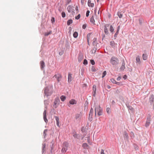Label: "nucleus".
<instances>
[{
	"instance_id": "f257e3e1",
	"label": "nucleus",
	"mask_w": 154,
	"mask_h": 154,
	"mask_svg": "<svg viewBox=\"0 0 154 154\" xmlns=\"http://www.w3.org/2000/svg\"><path fill=\"white\" fill-rule=\"evenodd\" d=\"M53 91L52 86H48L46 87L45 89V96L48 98L49 96L51 95Z\"/></svg>"
},
{
	"instance_id": "f03ea898",
	"label": "nucleus",
	"mask_w": 154,
	"mask_h": 154,
	"mask_svg": "<svg viewBox=\"0 0 154 154\" xmlns=\"http://www.w3.org/2000/svg\"><path fill=\"white\" fill-rule=\"evenodd\" d=\"M110 63L113 66H116L119 63V60L117 57L113 56L111 59Z\"/></svg>"
},
{
	"instance_id": "7ed1b4c3",
	"label": "nucleus",
	"mask_w": 154,
	"mask_h": 154,
	"mask_svg": "<svg viewBox=\"0 0 154 154\" xmlns=\"http://www.w3.org/2000/svg\"><path fill=\"white\" fill-rule=\"evenodd\" d=\"M60 100L58 98H56L54 99V105L53 106L55 107V108H56L59 105Z\"/></svg>"
},
{
	"instance_id": "20e7f679",
	"label": "nucleus",
	"mask_w": 154,
	"mask_h": 154,
	"mask_svg": "<svg viewBox=\"0 0 154 154\" xmlns=\"http://www.w3.org/2000/svg\"><path fill=\"white\" fill-rule=\"evenodd\" d=\"M149 102L151 105L153 104V109L154 110V95L153 94L151 95L149 99Z\"/></svg>"
},
{
	"instance_id": "39448f33",
	"label": "nucleus",
	"mask_w": 154,
	"mask_h": 154,
	"mask_svg": "<svg viewBox=\"0 0 154 154\" xmlns=\"http://www.w3.org/2000/svg\"><path fill=\"white\" fill-rule=\"evenodd\" d=\"M93 113V109L91 108L90 110L89 114V115L88 119L90 122H91L92 120V116Z\"/></svg>"
},
{
	"instance_id": "423d86ee",
	"label": "nucleus",
	"mask_w": 154,
	"mask_h": 154,
	"mask_svg": "<svg viewBox=\"0 0 154 154\" xmlns=\"http://www.w3.org/2000/svg\"><path fill=\"white\" fill-rule=\"evenodd\" d=\"M151 120V116L150 115H149L148 116L147 118V119L146 121V123L145 124V126L146 127H148L150 123V121Z\"/></svg>"
},
{
	"instance_id": "0eeeda50",
	"label": "nucleus",
	"mask_w": 154,
	"mask_h": 154,
	"mask_svg": "<svg viewBox=\"0 0 154 154\" xmlns=\"http://www.w3.org/2000/svg\"><path fill=\"white\" fill-rule=\"evenodd\" d=\"M40 68L44 72L45 71V63L42 60L40 62Z\"/></svg>"
},
{
	"instance_id": "6e6552de",
	"label": "nucleus",
	"mask_w": 154,
	"mask_h": 154,
	"mask_svg": "<svg viewBox=\"0 0 154 154\" xmlns=\"http://www.w3.org/2000/svg\"><path fill=\"white\" fill-rule=\"evenodd\" d=\"M54 76L57 79V81L58 82H59L61 80L62 78V75L60 74H57L54 75Z\"/></svg>"
},
{
	"instance_id": "1a4fd4ad",
	"label": "nucleus",
	"mask_w": 154,
	"mask_h": 154,
	"mask_svg": "<svg viewBox=\"0 0 154 154\" xmlns=\"http://www.w3.org/2000/svg\"><path fill=\"white\" fill-rule=\"evenodd\" d=\"M72 74L71 73L69 72L68 73V82L69 83H71V82L72 81Z\"/></svg>"
},
{
	"instance_id": "9d476101",
	"label": "nucleus",
	"mask_w": 154,
	"mask_h": 154,
	"mask_svg": "<svg viewBox=\"0 0 154 154\" xmlns=\"http://www.w3.org/2000/svg\"><path fill=\"white\" fill-rule=\"evenodd\" d=\"M76 103V101L74 99H72L69 101V104L68 105L69 107H70L71 105L75 104Z\"/></svg>"
},
{
	"instance_id": "9b49d317",
	"label": "nucleus",
	"mask_w": 154,
	"mask_h": 154,
	"mask_svg": "<svg viewBox=\"0 0 154 154\" xmlns=\"http://www.w3.org/2000/svg\"><path fill=\"white\" fill-rule=\"evenodd\" d=\"M125 62L124 60H123L122 62V66H121L120 68V69L121 71H123L125 69Z\"/></svg>"
},
{
	"instance_id": "f8f14e48",
	"label": "nucleus",
	"mask_w": 154,
	"mask_h": 154,
	"mask_svg": "<svg viewBox=\"0 0 154 154\" xmlns=\"http://www.w3.org/2000/svg\"><path fill=\"white\" fill-rule=\"evenodd\" d=\"M42 154H43L44 152L46 149V144L45 143H43L42 144Z\"/></svg>"
},
{
	"instance_id": "ddd939ff",
	"label": "nucleus",
	"mask_w": 154,
	"mask_h": 154,
	"mask_svg": "<svg viewBox=\"0 0 154 154\" xmlns=\"http://www.w3.org/2000/svg\"><path fill=\"white\" fill-rule=\"evenodd\" d=\"M79 62H81L83 59V56L82 54L79 53V56L78 58Z\"/></svg>"
},
{
	"instance_id": "4468645a",
	"label": "nucleus",
	"mask_w": 154,
	"mask_h": 154,
	"mask_svg": "<svg viewBox=\"0 0 154 154\" xmlns=\"http://www.w3.org/2000/svg\"><path fill=\"white\" fill-rule=\"evenodd\" d=\"M43 118L45 122L46 123H47L48 122V121L46 118V110H45L43 112Z\"/></svg>"
},
{
	"instance_id": "2eb2a0df",
	"label": "nucleus",
	"mask_w": 154,
	"mask_h": 154,
	"mask_svg": "<svg viewBox=\"0 0 154 154\" xmlns=\"http://www.w3.org/2000/svg\"><path fill=\"white\" fill-rule=\"evenodd\" d=\"M123 135L124 139H128V135L126 131H124L123 133Z\"/></svg>"
},
{
	"instance_id": "dca6fc26",
	"label": "nucleus",
	"mask_w": 154,
	"mask_h": 154,
	"mask_svg": "<svg viewBox=\"0 0 154 154\" xmlns=\"http://www.w3.org/2000/svg\"><path fill=\"white\" fill-rule=\"evenodd\" d=\"M88 6L90 7H93L94 6V4L91 3V0H88Z\"/></svg>"
},
{
	"instance_id": "f3484780",
	"label": "nucleus",
	"mask_w": 154,
	"mask_h": 154,
	"mask_svg": "<svg viewBox=\"0 0 154 154\" xmlns=\"http://www.w3.org/2000/svg\"><path fill=\"white\" fill-rule=\"evenodd\" d=\"M82 116V114L81 113V112L80 114H77L75 115V119H78L79 120L80 119Z\"/></svg>"
},
{
	"instance_id": "a211bd4d",
	"label": "nucleus",
	"mask_w": 154,
	"mask_h": 154,
	"mask_svg": "<svg viewBox=\"0 0 154 154\" xmlns=\"http://www.w3.org/2000/svg\"><path fill=\"white\" fill-rule=\"evenodd\" d=\"M54 117L55 118V119L56 121L57 125L59 127V118L58 116H55Z\"/></svg>"
},
{
	"instance_id": "6ab92c4d",
	"label": "nucleus",
	"mask_w": 154,
	"mask_h": 154,
	"mask_svg": "<svg viewBox=\"0 0 154 154\" xmlns=\"http://www.w3.org/2000/svg\"><path fill=\"white\" fill-rule=\"evenodd\" d=\"M82 146L83 148L85 149H88L89 147V146L88 145L87 143H83Z\"/></svg>"
},
{
	"instance_id": "aec40b11",
	"label": "nucleus",
	"mask_w": 154,
	"mask_h": 154,
	"mask_svg": "<svg viewBox=\"0 0 154 154\" xmlns=\"http://www.w3.org/2000/svg\"><path fill=\"white\" fill-rule=\"evenodd\" d=\"M69 143L67 142H65L63 143V147L67 149Z\"/></svg>"
},
{
	"instance_id": "412c9836",
	"label": "nucleus",
	"mask_w": 154,
	"mask_h": 154,
	"mask_svg": "<svg viewBox=\"0 0 154 154\" xmlns=\"http://www.w3.org/2000/svg\"><path fill=\"white\" fill-rule=\"evenodd\" d=\"M104 27V33L106 35H108L109 34V32L108 29L106 27V26H103Z\"/></svg>"
},
{
	"instance_id": "4be33fe9",
	"label": "nucleus",
	"mask_w": 154,
	"mask_h": 154,
	"mask_svg": "<svg viewBox=\"0 0 154 154\" xmlns=\"http://www.w3.org/2000/svg\"><path fill=\"white\" fill-rule=\"evenodd\" d=\"M73 136L75 138L79 139H80V134H73Z\"/></svg>"
},
{
	"instance_id": "5701e85b",
	"label": "nucleus",
	"mask_w": 154,
	"mask_h": 154,
	"mask_svg": "<svg viewBox=\"0 0 154 154\" xmlns=\"http://www.w3.org/2000/svg\"><path fill=\"white\" fill-rule=\"evenodd\" d=\"M126 105L127 107L128 108V110H130L131 112H133V111L134 108L132 106H129V104H126Z\"/></svg>"
},
{
	"instance_id": "b1692460",
	"label": "nucleus",
	"mask_w": 154,
	"mask_h": 154,
	"mask_svg": "<svg viewBox=\"0 0 154 154\" xmlns=\"http://www.w3.org/2000/svg\"><path fill=\"white\" fill-rule=\"evenodd\" d=\"M136 61L137 63H138L139 64H140V63L141 62L140 61V59L139 56L137 57L136 58Z\"/></svg>"
},
{
	"instance_id": "393cba45",
	"label": "nucleus",
	"mask_w": 154,
	"mask_h": 154,
	"mask_svg": "<svg viewBox=\"0 0 154 154\" xmlns=\"http://www.w3.org/2000/svg\"><path fill=\"white\" fill-rule=\"evenodd\" d=\"M51 145H50V147L51 148V150L50 151L51 152V153H52V150H53V149L54 147V143H52Z\"/></svg>"
},
{
	"instance_id": "a878e982",
	"label": "nucleus",
	"mask_w": 154,
	"mask_h": 154,
	"mask_svg": "<svg viewBox=\"0 0 154 154\" xmlns=\"http://www.w3.org/2000/svg\"><path fill=\"white\" fill-rule=\"evenodd\" d=\"M117 14L118 16V17H119L120 18H121L122 17L123 14H122V12H117Z\"/></svg>"
},
{
	"instance_id": "bb28decb",
	"label": "nucleus",
	"mask_w": 154,
	"mask_h": 154,
	"mask_svg": "<svg viewBox=\"0 0 154 154\" xmlns=\"http://www.w3.org/2000/svg\"><path fill=\"white\" fill-rule=\"evenodd\" d=\"M103 110L102 109H99V111L97 112V114L98 116H100L102 115V114Z\"/></svg>"
},
{
	"instance_id": "cd10ccee",
	"label": "nucleus",
	"mask_w": 154,
	"mask_h": 154,
	"mask_svg": "<svg viewBox=\"0 0 154 154\" xmlns=\"http://www.w3.org/2000/svg\"><path fill=\"white\" fill-rule=\"evenodd\" d=\"M90 22L93 24H95L94 22L95 20L94 19V16H92L90 19Z\"/></svg>"
},
{
	"instance_id": "c85d7f7f",
	"label": "nucleus",
	"mask_w": 154,
	"mask_h": 154,
	"mask_svg": "<svg viewBox=\"0 0 154 154\" xmlns=\"http://www.w3.org/2000/svg\"><path fill=\"white\" fill-rule=\"evenodd\" d=\"M109 30L110 32L112 33V34L114 32V29L113 28V26L111 25L110 26Z\"/></svg>"
},
{
	"instance_id": "c756f323",
	"label": "nucleus",
	"mask_w": 154,
	"mask_h": 154,
	"mask_svg": "<svg viewBox=\"0 0 154 154\" xmlns=\"http://www.w3.org/2000/svg\"><path fill=\"white\" fill-rule=\"evenodd\" d=\"M116 44L114 41H111L110 42V45L112 47H115Z\"/></svg>"
},
{
	"instance_id": "7c9ffc66",
	"label": "nucleus",
	"mask_w": 154,
	"mask_h": 154,
	"mask_svg": "<svg viewBox=\"0 0 154 154\" xmlns=\"http://www.w3.org/2000/svg\"><path fill=\"white\" fill-rule=\"evenodd\" d=\"M72 23V20L70 19L69 20L67 21V25L68 26H69L70 24Z\"/></svg>"
},
{
	"instance_id": "2f4dec72",
	"label": "nucleus",
	"mask_w": 154,
	"mask_h": 154,
	"mask_svg": "<svg viewBox=\"0 0 154 154\" xmlns=\"http://www.w3.org/2000/svg\"><path fill=\"white\" fill-rule=\"evenodd\" d=\"M143 59L144 60H146L147 58V56L146 54H143Z\"/></svg>"
},
{
	"instance_id": "473e14b6",
	"label": "nucleus",
	"mask_w": 154,
	"mask_h": 154,
	"mask_svg": "<svg viewBox=\"0 0 154 154\" xmlns=\"http://www.w3.org/2000/svg\"><path fill=\"white\" fill-rule=\"evenodd\" d=\"M91 70L93 72H95L97 71V69L95 68L94 66H92L91 68Z\"/></svg>"
},
{
	"instance_id": "72a5a7b5",
	"label": "nucleus",
	"mask_w": 154,
	"mask_h": 154,
	"mask_svg": "<svg viewBox=\"0 0 154 154\" xmlns=\"http://www.w3.org/2000/svg\"><path fill=\"white\" fill-rule=\"evenodd\" d=\"M99 109L98 108V107L97 106H95V116L96 115V112H98V111H99Z\"/></svg>"
},
{
	"instance_id": "f704fd0d",
	"label": "nucleus",
	"mask_w": 154,
	"mask_h": 154,
	"mask_svg": "<svg viewBox=\"0 0 154 154\" xmlns=\"http://www.w3.org/2000/svg\"><path fill=\"white\" fill-rule=\"evenodd\" d=\"M67 149L63 147L61 150V152L63 153H64L66 152Z\"/></svg>"
},
{
	"instance_id": "c9c22d12",
	"label": "nucleus",
	"mask_w": 154,
	"mask_h": 154,
	"mask_svg": "<svg viewBox=\"0 0 154 154\" xmlns=\"http://www.w3.org/2000/svg\"><path fill=\"white\" fill-rule=\"evenodd\" d=\"M60 98L62 101H64L66 99V97L62 95L60 97Z\"/></svg>"
},
{
	"instance_id": "e433bc0d",
	"label": "nucleus",
	"mask_w": 154,
	"mask_h": 154,
	"mask_svg": "<svg viewBox=\"0 0 154 154\" xmlns=\"http://www.w3.org/2000/svg\"><path fill=\"white\" fill-rule=\"evenodd\" d=\"M73 36L74 38H76L78 36V33L75 31L73 34Z\"/></svg>"
},
{
	"instance_id": "4c0bfd02",
	"label": "nucleus",
	"mask_w": 154,
	"mask_h": 154,
	"mask_svg": "<svg viewBox=\"0 0 154 154\" xmlns=\"http://www.w3.org/2000/svg\"><path fill=\"white\" fill-rule=\"evenodd\" d=\"M72 7L69 5L67 7V10L69 12H71L72 9Z\"/></svg>"
},
{
	"instance_id": "58836bf2",
	"label": "nucleus",
	"mask_w": 154,
	"mask_h": 154,
	"mask_svg": "<svg viewBox=\"0 0 154 154\" xmlns=\"http://www.w3.org/2000/svg\"><path fill=\"white\" fill-rule=\"evenodd\" d=\"M51 33L52 31H50L49 32H45V33L44 35L45 36H47L48 35H49L51 34Z\"/></svg>"
},
{
	"instance_id": "ea45409f",
	"label": "nucleus",
	"mask_w": 154,
	"mask_h": 154,
	"mask_svg": "<svg viewBox=\"0 0 154 154\" xmlns=\"http://www.w3.org/2000/svg\"><path fill=\"white\" fill-rule=\"evenodd\" d=\"M48 131L47 129H45L43 132V135L44 137L46 136V132Z\"/></svg>"
},
{
	"instance_id": "a19ab883",
	"label": "nucleus",
	"mask_w": 154,
	"mask_h": 154,
	"mask_svg": "<svg viewBox=\"0 0 154 154\" xmlns=\"http://www.w3.org/2000/svg\"><path fill=\"white\" fill-rule=\"evenodd\" d=\"M119 32H116V33H115V34H114V39H116V38L117 37V35L119 34Z\"/></svg>"
},
{
	"instance_id": "79ce46f5",
	"label": "nucleus",
	"mask_w": 154,
	"mask_h": 154,
	"mask_svg": "<svg viewBox=\"0 0 154 154\" xmlns=\"http://www.w3.org/2000/svg\"><path fill=\"white\" fill-rule=\"evenodd\" d=\"M106 71H104L103 72V74H102V78H104L105 76L106 75Z\"/></svg>"
},
{
	"instance_id": "37998d69",
	"label": "nucleus",
	"mask_w": 154,
	"mask_h": 154,
	"mask_svg": "<svg viewBox=\"0 0 154 154\" xmlns=\"http://www.w3.org/2000/svg\"><path fill=\"white\" fill-rule=\"evenodd\" d=\"M51 21L52 24H53L55 22V18L54 17H52L51 18Z\"/></svg>"
},
{
	"instance_id": "c03bdc74",
	"label": "nucleus",
	"mask_w": 154,
	"mask_h": 154,
	"mask_svg": "<svg viewBox=\"0 0 154 154\" xmlns=\"http://www.w3.org/2000/svg\"><path fill=\"white\" fill-rule=\"evenodd\" d=\"M44 103L45 105L46 106H47L48 104V101L47 100H45Z\"/></svg>"
},
{
	"instance_id": "a18cd8bd",
	"label": "nucleus",
	"mask_w": 154,
	"mask_h": 154,
	"mask_svg": "<svg viewBox=\"0 0 154 154\" xmlns=\"http://www.w3.org/2000/svg\"><path fill=\"white\" fill-rule=\"evenodd\" d=\"M93 91H96V87L95 85H94L93 86Z\"/></svg>"
},
{
	"instance_id": "49530a36",
	"label": "nucleus",
	"mask_w": 154,
	"mask_h": 154,
	"mask_svg": "<svg viewBox=\"0 0 154 154\" xmlns=\"http://www.w3.org/2000/svg\"><path fill=\"white\" fill-rule=\"evenodd\" d=\"M110 80L111 81V82L113 84H116V80L114 79H113V78H112L111 79H110Z\"/></svg>"
},
{
	"instance_id": "de8ad7c7",
	"label": "nucleus",
	"mask_w": 154,
	"mask_h": 154,
	"mask_svg": "<svg viewBox=\"0 0 154 154\" xmlns=\"http://www.w3.org/2000/svg\"><path fill=\"white\" fill-rule=\"evenodd\" d=\"M90 62L91 64L92 65H94L95 64V62L94 60H90Z\"/></svg>"
},
{
	"instance_id": "09e8293b",
	"label": "nucleus",
	"mask_w": 154,
	"mask_h": 154,
	"mask_svg": "<svg viewBox=\"0 0 154 154\" xmlns=\"http://www.w3.org/2000/svg\"><path fill=\"white\" fill-rule=\"evenodd\" d=\"M61 14H62V17L64 18L65 17L66 14H65V13L63 11L62 12Z\"/></svg>"
},
{
	"instance_id": "8fccbe9b",
	"label": "nucleus",
	"mask_w": 154,
	"mask_h": 154,
	"mask_svg": "<svg viewBox=\"0 0 154 154\" xmlns=\"http://www.w3.org/2000/svg\"><path fill=\"white\" fill-rule=\"evenodd\" d=\"M88 64L87 60L86 59H85L83 61V64L85 65H86Z\"/></svg>"
},
{
	"instance_id": "3c124183",
	"label": "nucleus",
	"mask_w": 154,
	"mask_h": 154,
	"mask_svg": "<svg viewBox=\"0 0 154 154\" xmlns=\"http://www.w3.org/2000/svg\"><path fill=\"white\" fill-rule=\"evenodd\" d=\"M80 14H79L77 16L75 17V19L76 20H78L80 18Z\"/></svg>"
},
{
	"instance_id": "603ef678",
	"label": "nucleus",
	"mask_w": 154,
	"mask_h": 154,
	"mask_svg": "<svg viewBox=\"0 0 154 154\" xmlns=\"http://www.w3.org/2000/svg\"><path fill=\"white\" fill-rule=\"evenodd\" d=\"M64 53V51L63 50H62L59 53V54L61 56Z\"/></svg>"
},
{
	"instance_id": "864d4df0",
	"label": "nucleus",
	"mask_w": 154,
	"mask_h": 154,
	"mask_svg": "<svg viewBox=\"0 0 154 154\" xmlns=\"http://www.w3.org/2000/svg\"><path fill=\"white\" fill-rule=\"evenodd\" d=\"M90 13V11L89 10H87L86 11V16L87 17H88L89 15V14Z\"/></svg>"
},
{
	"instance_id": "5fc2aeb1",
	"label": "nucleus",
	"mask_w": 154,
	"mask_h": 154,
	"mask_svg": "<svg viewBox=\"0 0 154 154\" xmlns=\"http://www.w3.org/2000/svg\"><path fill=\"white\" fill-rule=\"evenodd\" d=\"M116 85H122V82H116V83L115 84Z\"/></svg>"
},
{
	"instance_id": "6e6d98bb",
	"label": "nucleus",
	"mask_w": 154,
	"mask_h": 154,
	"mask_svg": "<svg viewBox=\"0 0 154 154\" xmlns=\"http://www.w3.org/2000/svg\"><path fill=\"white\" fill-rule=\"evenodd\" d=\"M106 112L108 113H109L110 111V109L108 107L106 109Z\"/></svg>"
},
{
	"instance_id": "4d7b16f0",
	"label": "nucleus",
	"mask_w": 154,
	"mask_h": 154,
	"mask_svg": "<svg viewBox=\"0 0 154 154\" xmlns=\"http://www.w3.org/2000/svg\"><path fill=\"white\" fill-rule=\"evenodd\" d=\"M134 149L136 150H138V147L137 145H134Z\"/></svg>"
},
{
	"instance_id": "13d9d810",
	"label": "nucleus",
	"mask_w": 154,
	"mask_h": 154,
	"mask_svg": "<svg viewBox=\"0 0 154 154\" xmlns=\"http://www.w3.org/2000/svg\"><path fill=\"white\" fill-rule=\"evenodd\" d=\"M120 29V26H119L117 28L116 32H119V31Z\"/></svg>"
},
{
	"instance_id": "bf43d9fd",
	"label": "nucleus",
	"mask_w": 154,
	"mask_h": 154,
	"mask_svg": "<svg viewBox=\"0 0 154 154\" xmlns=\"http://www.w3.org/2000/svg\"><path fill=\"white\" fill-rule=\"evenodd\" d=\"M91 33H88L87 34V39L88 38H89V39H90L89 38V37H90V35H91Z\"/></svg>"
},
{
	"instance_id": "052dcab7",
	"label": "nucleus",
	"mask_w": 154,
	"mask_h": 154,
	"mask_svg": "<svg viewBox=\"0 0 154 154\" xmlns=\"http://www.w3.org/2000/svg\"><path fill=\"white\" fill-rule=\"evenodd\" d=\"M66 46H69V43L67 40L66 41Z\"/></svg>"
},
{
	"instance_id": "680f3d73",
	"label": "nucleus",
	"mask_w": 154,
	"mask_h": 154,
	"mask_svg": "<svg viewBox=\"0 0 154 154\" xmlns=\"http://www.w3.org/2000/svg\"><path fill=\"white\" fill-rule=\"evenodd\" d=\"M139 23H140V25H141L142 23H143V20L142 19H139Z\"/></svg>"
},
{
	"instance_id": "e2e57ef3",
	"label": "nucleus",
	"mask_w": 154,
	"mask_h": 154,
	"mask_svg": "<svg viewBox=\"0 0 154 154\" xmlns=\"http://www.w3.org/2000/svg\"><path fill=\"white\" fill-rule=\"evenodd\" d=\"M100 154H106L104 152V151L103 149H101V152H100Z\"/></svg>"
},
{
	"instance_id": "0e129e2a",
	"label": "nucleus",
	"mask_w": 154,
	"mask_h": 154,
	"mask_svg": "<svg viewBox=\"0 0 154 154\" xmlns=\"http://www.w3.org/2000/svg\"><path fill=\"white\" fill-rule=\"evenodd\" d=\"M87 25L86 24H83L82 26V28L83 29H85Z\"/></svg>"
},
{
	"instance_id": "69168bd1",
	"label": "nucleus",
	"mask_w": 154,
	"mask_h": 154,
	"mask_svg": "<svg viewBox=\"0 0 154 154\" xmlns=\"http://www.w3.org/2000/svg\"><path fill=\"white\" fill-rule=\"evenodd\" d=\"M127 78V76L126 75H125L123 76V78L125 80Z\"/></svg>"
},
{
	"instance_id": "338daca9",
	"label": "nucleus",
	"mask_w": 154,
	"mask_h": 154,
	"mask_svg": "<svg viewBox=\"0 0 154 154\" xmlns=\"http://www.w3.org/2000/svg\"><path fill=\"white\" fill-rule=\"evenodd\" d=\"M102 40H103L104 38L105 37V36L104 34H102Z\"/></svg>"
},
{
	"instance_id": "774afa93",
	"label": "nucleus",
	"mask_w": 154,
	"mask_h": 154,
	"mask_svg": "<svg viewBox=\"0 0 154 154\" xmlns=\"http://www.w3.org/2000/svg\"><path fill=\"white\" fill-rule=\"evenodd\" d=\"M121 79V77L120 76L118 77L117 79V80L118 81H119Z\"/></svg>"
}]
</instances>
